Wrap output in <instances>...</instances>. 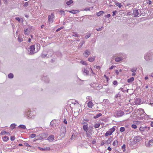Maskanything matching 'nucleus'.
Wrapping results in <instances>:
<instances>
[{"mask_svg": "<svg viewBox=\"0 0 153 153\" xmlns=\"http://www.w3.org/2000/svg\"><path fill=\"white\" fill-rule=\"evenodd\" d=\"M15 139V137L14 136H11L10 137V140L11 141H13Z\"/></svg>", "mask_w": 153, "mask_h": 153, "instance_id": "nucleus-57", "label": "nucleus"}, {"mask_svg": "<svg viewBox=\"0 0 153 153\" xmlns=\"http://www.w3.org/2000/svg\"><path fill=\"white\" fill-rule=\"evenodd\" d=\"M102 115V114L101 113H99L97 115L95 116L94 117V119H96L98 118V117H100Z\"/></svg>", "mask_w": 153, "mask_h": 153, "instance_id": "nucleus-28", "label": "nucleus"}, {"mask_svg": "<svg viewBox=\"0 0 153 153\" xmlns=\"http://www.w3.org/2000/svg\"><path fill=\"white\" fill-rule=\"evenodd\" d=\"M115 126H114L113 128L110 129L109 130L107 131L105 134V136H108V135H111L112 133L115 130V128L114 127Z\"/></svg>", "mask_w": 153, "mask_h": 153, "instance_id": "nucleus-2", "label": "nucleus"}, {"mask_svg": "<svg viewBox=\"0 0 153 153\" xmlns=\"http://www.w3.org/2000/svg\"><path fill=\"white\" fill-rule=\"evenodd\" d=\"M63 28H64V27H62L59 28H58V29H57L56 30V32H58V31H59V30H61V29Z\"/></svg>", "mask_w": 153, "mask_h": 153, "instance_id": "nucleus-51", "label": "nucleus"}, {"mask_svg": "<svg viewBox=\"0 0 153 153\" xmlns=\"http://www.w3.org/2000/svg\"><path fill=\"white\" fill-rule=\"evenodd\" d=\"M131 127H132V128L134 129H135L137 128V126L136 125H134V124H132L131 125Z\"/></svg>", "mask_w": 153, "mask_h": 153, "instance_id": "nucleus-49", "label": "nucleus"}, {"mask_svg": "<svg viewBox=\"0 0 153 153\" xmlns=\"http://www.w3.org/2000/svg\"><path fill=\"white\" fill-rule=\"evenodd\" d=\"M26 150L29 151H31V149L28 148H27V149H26Z\"/></svg>", "mask_w": 153, "mask_h": 153, "instance_id": "nucleus-62", "label": "nucleus"}, {"mask_svg": "<svg viewBox=\"0 0 153 153\" xmlns=\"http://www.w3.org/2000/svg\"><path fill=\"white\" fill-rule=\"evenodd\" d=\"M63 122L65 124H67V121H66V120L64 119V120Z\"/></svg>", "mask_w": 153, "mask_h": 153, "instance_id": "nucleus-61", "label": "nucleus"}, {"mask_svg": "<svg viewBox=\"0 0 153 153\" xmlns=\"http://www.w3.org/2000/svg\"><path fill=\"white\" fill-rule=\"evenodd\" d=\"M88 106L89 108H92L94 105L93 103L91 101H89L87 103Z\"/></svg>", "mask_w": 153, "mask_h": 153, "instance_id": "nucleus-19", "label": "nucleus"}, {"mask_svg": "<svg viewBox=\"0 0 153 153\" xmlns=\"http://www.w3.org/2000/svg\"><path fill=\"white\" fill-rule=\"evenodd\" d=\"M80 63L82 64L85 65H88V64L86 62L84 61L81 60L80 62Z\"/></svg>", "mask_w": 153, "mask_h": 153, "instance_id": "nucleus-31", "label": "nucleus"}, {"mask_svg": "<svg viewBox=\"0 0 153 153\" xmlns=\"http://www.w3.org/2000/svg\"><path fill=\"white\" fill-rule=\"evenodd\" d=\"M9 139V138L7 136H4L3 138V141L6 142Z\"/></svg>", "mask_w": 153, "mask_h": 153, "instance_id": "nucleus-24", "label": "nucleus"}, {"mask_svg": "<svg viewBox=\"0 0 153 153\" xmlns=\"http://www.w3.org/2000/svg\"><path fill=\"white\" fill-rule=\"evenodd\" d=\"M66 131V127L64 126H62L61 127L60 129V132L61 134L63 135H65Z\"/></svg>", "mask_w": 153, "mask_h": 153, "instance_id": "nucleus-8", "label": "nucleus"}, {"mask_svg": "<svg viewBox=\"0 0 153 153\" xmlns=\"http://www.w3.org/2000/svg\"><path fill=\"white\" fill-rule=\"evenodd\" d=\"M134 15V17H137L140 16V14H139L138 10H137L134 9L132 13V16Z\"/></svg>", "mask_w": 153, "mask_h": 153, "instance_id": "nucleus-4", "label": "nucleus"}, {"mask_svg": "<svg viewBox=\"0 0 153 153\" xmlns=\"http://www.w3.org/2000/svg\"><path fill=\"white\" fill-rule=\"evenodd\" d=\"M54 16L53 13H51V15H49L48 16V19L50 23H51L53 22V18Z\"/></svg>", "mask_w": 153, "mask_h": 153, "instance_id": "nucleus-5", "label": "nucleus"}, {"mask_svg": "<svg viewBox=\"0 0 153 153\" xmlns=\"http://www.w3.org/2000/svg\"><path fill=\"white\" fill-rule=\"evenodd\" d=\"M54 138V136L53 135H50L48 138V140L50 142L52 141Z\"/></svg>", "mask_w": 153, "mask_h": 153, "instance_id": "nucleus-17", "label": "nucleus"}, {"mask_svg": "<svg viewBox=\"0 0 153 153\" xmlns=\"http://www.w3.org/2000/svg\"><path fill=\"white\" fill-rule=\"evenodd\" d=\"M85 41L84 40H83L80 42V43H79L78 45V48H80L82 47V45L85 43Z\"/></svg>", "mask_w": 153, "mask_h": 153, "instance_id": "nucleus-16", "label": "nucleus"}, {"mask_svg": "<svg viewBox=\"0 0 153 153\" xmlns=\"http://www.w3.org/2000/svg\"><path fill=\"white\" fill-rule=\"evenodd\" d=\"M18 127L19 128H22V129H25L26 126L25 125H20L18 126Z\"/></svg>", "mask_w": 153, "mask_h": 153, "instance_id": "nucleus-30", "label": "nucleus"}, {"mask_svg": "<svg viewBox=\"0 0 153 153\" xmlns=\"http://www.w3.org/2000/svg\"><path fill=\"white\" fill-rule=\"evenodd\" d=\"M72 36H74L75 37H78V36H79L76 33H74Z\"/></svg>", "mask_w": 153, "mask_h": 153, "instance_id": "nucleus-48", "label": "nucleus"}, {"mask_svg": "<svg viewBox=\"0 0 153 153\" xmlns=\"http://www.w3.org/2000/svg\"><path fill=\"white\" fill-rule=\"evenodd\" d=\"M79 12V11L78 10H72L70 11H69V12L71 13L76 14V13H78Z\"/></svg>", "mask_w": 153, "mask_h": 153, "instance_id": "nucleus-25", "label": "nucleus"}, {"mask_svg": "<svg viewBox=\"0 0 153 153\" xmlns=\"http://www.w3.org/2000/svg\"><path fill=\"white\" fill-rule=\"evenodd\" d=\"M93 128V127L92 126H90L88 128V130L89 131H93V130H92V129Z\"/></svg>", "mask_w": 153, "mask_h": 153, "instance_id": "nucleus-44", "label": "nucleus"}, {"mask_svg": "<svg viewBox=\"0 0 153 153\" xmlns=\"http://www.w3.org/2000/svg\"><path fill=\"white\" fill-rule=\"evenodd\" d=\"M111 142V140L110 138H108L106 141V143L107 144L110 143Z\"/></svg>", "mask_w": 153, "mask_h": 153, "instance_id": "nucleus-43", "label": "nucleus"}, {"mask_svg": "<svg viewBox=\"0 0 153 153\" xmlns=\"http://www.w3.org/2000/svg\"><path fill=\"white\" fill-rule=\"evenodd\" d=\"M36 136L35 134H32L30 135V137L31 138H33L34 137Z\"/></svg>", "mask_w": 153, "mask_h": 153, "instance_id": "nucleus-46", "label": "nucleus"}, {"mask_svg": "<svg viewBox=\"0 0 153 153\" xmlns=\"http://www.w3.org/2000/svg\"><path fill=\"white\" fill-rule=\"evenodd\" d=\"M113 84L114 85H117V81H114L113 82Z\"/></svg>", "mask_w": 153, "mask_h": 153, "instance_id": "nucleus-54", "label": "nucleus"}, {"mask_svg": "<svg viewBox=\"0 0 153 153\" xmlns=\"http://www.w3.org/2000/svg\"><path fill=\"white\" fill-rule=\"evenodd\" d=\"M141 140V137L140 136L135 137L134 138V141L135 143L139 142Z\"/></svg>", "mask_w": 153, "mask_h": 153, "instance_id": "nucleus-7", "label": "nucleus"}, {"mask_svg": "<svg viewBox=\"0 0 153 153\" xmlns=\"http://www.w3.org/2000/svg\"><path fill=\"white\" fill-rule=\"evenodd\" d=\"M59 12L61 15H65V12L64 11L60 10L59 11Z\"/></svg>", "mask_w": 153, "mask_h": 153, "instance_id": "nucleus-50", "label": "nucleus"}, {"mask_svg": "<svg viewBox=\"0 0 153 153\" xmlns=\"http://www.w3.org/2000/svg\"><path fill=\"white\" fill-rule=\"evenodd\" d=\"M105 16L107 18H109L111 16V15L109 14L105 15Z\"/></svg>", "mask_w": 153, "mask_h": 153, "instance_id": "nucleus-56", "label": "nucleus"}, {"mask_svg": "<svg viewBox=\"0 0 153 153\" xmlns=\"http://www.w3.org/2000/svg\"><path fill=\"white\" fill-rule=\"evenodd\" d=\"M29 54L30 55H32L36 52V50L35 49V46L34 45H32L30 46L29 48Z\"/></svg>", "mask_w": 153, "mask_h": 153, "instance_id": "nucleus-3", "label": "nucleus"}, {"mask_svg": "<svg viewBox=\"0 0 153 153\" xmlns=\"http://www.w3.org/2000/svg\"><path fill=\"white\" fill-rule=\"evenodd\" d=\"M123 55V54L122 53H120L116 54L114 55V56H113V57H122V56Z\"/></svg>", "mask_w": 153, "mask_h": 153, "instance_id": "nucleus-22", "label": "nucleus"}, {"mask_svg": "<svg viewBox=\"0 0 153 153\" xmlns=\"http://www.w3.org/2000/svg\"><path fill=\"white\" fill-rule=\"evenodd\" d=\"M85 132L86 134V136L87 137L89 138L91 137L92 134V131H89V130H88L87 131H86Z\"/></svg>", "mask_w": 153, "mask_h": 153, "instance_id": "nucleus-10", "label": "nucleus"}, {"mask_svg": "<svg viewBox=\"0 0 153 153\" xmlns=\"http://www.w3.org/2000/svg\"><path fill=\"white\" fill-rule=\"evenodd\" d=\"M53 120H52L51 122L50 123V125L51 126H53Z\"/></svg>", "mask_w": 153, "mask_h": 153, "instance_id": "nucleus-64", "label": "nucleus"}, {"mask_svg": "<svg viewBox=\"0 0 153 153\" xmlns=\"http://www.w3.org/2000/svg\"><path fill=\"white\" fill-rule=\"evenodd\" d=\"M73 3V0H70L69 1L67 2L66 4L67 5H69Z\"/></svg>", "mask_w": 153, "mask_h": 153, "instance_id": "nucleus-34", "label": "nucleus"}, {"mask_svg": "<svg viewBox=\"0 0 153 153\" xmlns=\"http://www.w3.org/2000/svg\"><path fill=\"white\" fill-rule=\"evenodd\" d=\"M90 51L88 49L86 50L85 52V56L86 57H87L90 54Z\"/></svg>", "mask_w": 153, "mask_h": 153, "instance_id": "nucleus-14", "label": "nucleus"}, {"mask_svg": "<svg viewBox=\"0 0 153 153\" xmlns=\"http://www.w3.org/2000/svg\"><path fill=\"white\" fill-rule=\"evenodd\" d=\"M40 45L39 44H37L36 45V52H37L40 49Z\"/></svg>", "mask_w": 153, "mask_h": 153, "instance_id": "nucleus-20", "label": "nucleus"}, {"mask_svg": "<svg viewBox=\"0 0 153 153\" xmlns=\"http://www.w3.org/2000/svg\"><path fill=\"white\" fill-rule=\"evenodd\" d=\"M100 125V123H96L94 125V126L95 128H98Z\"/></svg>", "mask_w": 153, "mask_h": 153, "instance_id": "nucleus-32", "label": "nucleus"}, {"mask_svg": "<svg viewBox=\"0 0 153 153\" xmlns=\"http://www.w3.org/2000/svg\"><path fill=\"white\" fill-rule=\"evenodd\" d=\"M122 149L123 150V152L126 151V146L125 144H123L122 147Z\"/></svg>", "mask_w": 153, "mask_h": 153, "instance_id": "nucleus-42", "label": "nucleus"}, {"mask_svg": "<svg viewBox=\"0 0 153 153\" xmlns=\"http://www.w3.org/2000/svg\"><path fill=\"white\" fill-rule=\"evenodd\" d=\"M153 145V140H149V143L148 144H147L146 145V147H149Z\"/></svg>", "mask_w": 153, "mask_h": 153, "instance_id": "nucleus-18", "label": "nucleus"}, {"mask_svg": "<svg viewBox=\"0 0 153 153\" xmlns=\"http://www.w3.org/2000/svg\"><path fill=\"white\" fill-rule=\"evenodd\" d=\"M120 94H119V93H118V94H117L115 96V97L116 98H117L118 97H120Z\"/></svg>", "mask_w": 153, "mask_h": 153, "instance_id": "nucleus-60", "label": "nucleus"}, {"mask_svg": "<svg viewBox=\"0 0 153 153\" xmlns=\"http://www.w3.org/2000/svg\"><path fill=\"white\" fill-rule=\"evenodd\" d=\"M32 28V27H30L26 29H25L24 30V33L26 35L29 34L30 33V31L31 30Z\"/></svg>", "mask_w": 153, "mask_h": 153, "instance_id": "nucleus-9", "label": "nucleus"}, {"mask_svg": "<svg viewBox=\"0 0 153 153\" xmlns=\"http://www.w3.org/2000/svg\"><path fill=\"white\" fill-rule=\"evenodd\" d=\"M18 41L19 42H21L23 40V39L22 37H20L19 36L18 38Z\"/></svg>", "mask_w": 153, "mask_h": 153, "instance_id": "nucleus-47", "label": "nucleus"}, {"mask_svg": "<svg viewBox=\"0 0 153 153\" xmlns=\"http://www.w3.org/2000/svg\"><path fill=\"white\" fill-rule=\"evenodd\" d=\"M16 19L19 22H20L21 21V19L19 17H16Z\"/></svg>", "mask_w": 153, "mask_h": 153, "instance_id": "nucleus-58", "label": "nucleus"}, {"mask_svg": "<svg viewBox=\"0 0 153 153\" xmlns=\"http://www.w3.org/2000/svg\"><path fill=\"white\" fill-rule=\"evenodd\" d=\"M152 52H149L146 53L144 56L145 59L147 61H150L152 59Z\"/></svg>", "mask_w": 153, "mask_h": 153, "instance_id": "nucleus-1", "label": "nucleus"}, {"mask_svg": "<svg viewBox=\"0 0 153 153\" xmlns=\"http://www.w3.org/2000/svg\"><path fill=\"white\" fill-rule=\"evenodd\" d=\"M117 12V11L116 10H114V11H113V12H112V13H113L112 16H114Z\"/></svg>", "mask_w": 153, "mask_h": 153, "instance_id": "nucleus-55", "label": "nucleus"}, {"mask_svg": "<svg viewBox=\"0 0 153 153\" xmlns=\"http://www.w3.org/2000/svg\"><path fill=\"white\" fill-rule=\"evenodd\" d=\"M50 150V148L49 147H47L44 148L43 151H49Z\"/></svg>", "mask_w": 153, "mask_h": 153, "instance_id": "nucleus-45", "label": "nucleus"}, {"mask_svg": "<svg viewBox=\"0 0 153 153\" xmlns=\"http://www.w3.org/2000/svg\"><path fill=\"white\" fill-rule=\"evenodd\" d=\"M115 61L116 62H119L123 60V57H115Z\"/></svg>", "mask_w": 153, "mask_h": 153, "instance_id": "nucleus-15", "label": "nucleus"}, {"mask_svg": "<svg viewBox=\"0 0 153 153\" xmlns=\"http://www.w3.org/2000/svg\"><path fill=\"white\" fill-rule=\"evenodd\" d=\"M82 73L85 75H88L89 74V72L87 70L84 68L82 70Z\"/></svg>", "mask_w": 153, "mask_h": 153, "instance_id": "nucleus-13", "label": "nucleus"}, {"mask_svg": "<svg viewBox=\"0 0 153 153\" xmlns=\"http://www.w3.org/2000/svg\"><path fill=\"white\" fill-rule=\"evenodd\" d=\"M16 126V125L15 124L13 123L11 124L10 126V127L11 128L13 129Z\"/></svg>", "mask_w": 153, "mask_h": 153, "instance_id": "nucleus-38", "label": "nucleus"}, {"mask_svg": "<svg viewBox=\"0 0 153 153\" xmlns=\"http://www.w3.org/2000/svg\"><path fill=\"white\" fill-rule=\"evenodd\" d=\"M86 99H88V100H91V97L90 96H87V97H86Z\"/></svg>", "mask_w": 153, "mask_h": 153, "instance_id": "nucleus-59", "label": "nucleus"}, {"mask_svg": "<svg viewBox=\"0 0 153 153\" xmlns=\"http://www.w3.org/2000/svg\"><path fill=\"white\" fill-rule=\"evenodd\" d=\"M83 129L85 131L88 130V125H84L83 126Z\"/></svg>", "mask_w": 153, "mask_h": 153, "instance_id": "nucleus-23", "label": "nucleus"}, {"mask_svg": "<svg viewBox=\"0 0 153 153\" xmlns=\"http://www.w3.org/2000/svg\"><path fill=\"white\" fill-rule=\"evenodd\" d=\"M52 55V53L50 55V54H47L44 53V52H43L41 56L42 58H45L46 57H47V58H48L51 57Z\"/></svg>", "mask_w": 153, "mask_h": 153, "instance_id": "nucleus-11", "label": "nucleus"}, {"mask_svg": "<svg viewBox=\"0 0 153 153\" xmlns=\"http://www.w3.org/2000/svg\"><path fill=\"white\" fill-rule=\"evenodd\" d=\"M104 13V12L103 11H100L99 12L97 13V16H100L101 15H102V14L103 13Z\"/></svg>", "mask_w": 153, "mask_h": 153, "instance_id": "nucleus-35", "label": "nucleus"}, {"mask_svg": "<svg viewBox=\"0 0 153 153\" xmlns=\"http://www.w3.org/2000/svg\"><path fill=\"white\" fill-rule=\"evenodd\" d=\"M103 28H104V27L103 26H102L101 27H100L98 28H96V30L97 31H100L102 30Z\"/></svg>", "mask_w": 153, "mask_h": 153, "instance_id": "nucleus-41", "label": "nucleus"}, {"mask_svg": "<svg viewBox=\"0 0 153 153\" xmlns=\"http://www.w3.org/2000/svg\"><path fill=\"white\" fill-rule=\"evenodd\" d=\"M115 4L117 6H118L119 8H121L122 6L121 3H119L118 2H116Z\"/></svg>", "mask_w": 153, "mask_h": 153, "instance_id": "nucleus-29", "label": "nucleus"}, {"mask_svg": "<svg viewBox=\"0 0 153 153\" xmlns=\"http://www.w3.org/2000/svg\"><path fill=\"white\" fill-rule=\"evenodd\" d=\"M134 78L133 77H131L127 80V82L128 83H130L134 80Z\"/></svg>", "mask_w": 153, "mask_h": 153, "instance_id": "nucleus-27", "label": "nucleus"}, {"mask_svg": "<svg viewBox=\"0 0 153 153\" xmlns=\"http://www.w3.org/2000/svg\"><path fill=\"white\" fill-rule=\"evenodd\" d=\"M91 35V34L88 33L85 36V39H88L90 37Z\"/></svg>", "mask_w": 153, "mask_h": 153, "instance_id": "nucleus-36", "label": "nucleus"}, {"mask_svg": "<svg viewBox=\"0 0 153 153\" xmlns=\"http://www.w3.org/2000/svg\"><path fill=\"white\" fill-rule=\"evenodd\" d=\"M28 2H25V3L24 4L23 6L25 7H26L28 5Z\"/></svg>", "mask_w": 153, "mask_h": 153, "instance_id": "nucleus-52", "label": "nucleus"}, {"mask_svg": "<svg viewBox=\"0 0 153 153\" xmlns=\"http://www.w3.org/2000/svg\"><path fill=\"white\" fill-rule=\"evenodd\" d=\"M95 57L93 56L91 57H89L88 59V60L90 62H92L94 60Z\"/></svg>", "mask_w": 153, "mask_h": 153, "instance_id": "nucleus-21", "label": "nucleus"}, {"mask_svg": "<svg viewBox=\"0 0 153 153\" xmlns=\"http://www.w3.org/2000/svg\"><path fill=\"white\" fill-rule=\"evenodd\" d=\"M24 145L27 147H30L31 146L30 145L27 143L26 142L25 143Z\"/></svg>", "mask_w": 153, "mask_h": 153, "instance_id": "nucleus-53", "label": "nucleus"}, {"mask_svg": "<svg viewBox=\"0 0 153 153\" xmlns=\"http://www.w3.org/2000/svg\"><path fill=\"white\" fill-rule=\"evenodd\" d=\"M118 142L117 140L114 141L112 145L114 146H116L117 145Z\"/></svg>", "mask_w": 153, "mask_h": 153, "instance_id": "nucleus-37", "label": "nucleus"}, {"mask_svg": "<svg viewBox=\"0 0 153 153\" xmlns=\"http://www.w3.org/2000/svg\"><path fill=\"white\" fill-rule=\"evenodd\" d=\"M38 149L40 150L41 151H43V149H44V148H42L41 147H38Z\"/></svg>", "mask_w": 153, "mask_h": 153, "instance_id": "nucleus-63", "label": "nucleus"}, {"mask_svg": "<svg viewBox=\"0 0 153 153\" xmlns=\"http://www.w3.org/2000/svg\"><path fill=\"white\" fill-rule=\"evenodd\" d=\"M137 70V68H134L131 69V72L134 73V72H135Z\"/></svg>", "mask_w": 153, "mask_h": 153, "instance_id": "nucleus-40", "label": "nucleus"}, {"mask_svg": "<svg viewBox=\"0 0 153 153\" xmlns=\"http://www.w3.org/2000/svg\"><path fill=\"white\" fill-rule=\"evenodd\" d=\"M8 77L9 78L12 79L13 77V75L12 73H10L8 75Z\"/></svg>", "mask_w": 153, "mask_h": 153, "instance_id": "nucleus-33", "label": "nucleus"}, {"mask_svg": "<svg viewBox=\"0 0 153 153\" xmlns=\"http://www.w3.org/2000/svg\"><path fill=\"white\" fill-rule=\"evenodd\" d=\"M124 114V112L121 110L117 111L116 113L115 117H119L122 116Z\"/></svg>", "mask_w": 153, "mask_h": 153, "instance_id": "nucleus-6", "label": "nucleus"}, {"mask_svg": "<svg viewBox=\"0 0 153 153\" xmlns=\"http://www.w3.org/2000/svg\"><path fill=\"white\" fill-rule=\"evenodd\" d=\"M9 134V133L8 132H7L5 131H2L1 133V134L2 135H4L5 134L8 135Z\"/></svg>", "mask_w": 153, "mask_h": 153, "instance_id": "nucleus-26", "label": "nucleus"}, {"mask_svg": "<svg viewBox=\"0 0 153 153\" xmlns=\"http://www.w3.org/2000/svg\"><path fill=\"white\" fill-rule=\"evenodd\" d=\"M125 131V128L124 127H122L120 128V131L121 132H123Z\"/></svg>", "mask_w": 153, "mask_h": 153, "instance_id": "nucleus-39", "label": "nucleus"}, {"mask_svg": "<svg viewBox=\"0 0 153 153\" xmlns=\"http://www.w3.org/2000/svg\"><path fill=\"white\" fill-rule=\"evenodd\" d=\"M45 135V134L44 133H42V134H40L39 135V137H40V138H37L36 140H34V141H36L37 140H42L43 139V138H45V137H44Z\"/></svg>", "mask_w": 153, "mask_h": 153, "instance_id": "nucleus-12", "label": "nucleus"}]
</instances>
